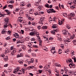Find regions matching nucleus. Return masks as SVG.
Listing matches in <instances>:
<instances>
[{"label": "nucleus", "mask_w": 76, "mask_h": 76, "mask_svg": "<svg viewBox=\"0 0 76 76\" xmlns=\"http://www.w3.org/2000/svg\"><path fill=\"white\" fill-rule=\"evenodd\" d=\"M19 35H17V36H15V38H19Z\"/></svg>", "instance_id": "e2e57ef3"}, {"label": "nucleus", "mask_w": 76, "mask_h": 76, "mask_svg": "<svg viewBox=\"0 0 76 76\" xmlns=\"http://www.w3.org/2000/svg\"><path fill=\"white\" fill-rule=\"evenodd\" d=\"M53 31L55 32H58V31H59L58 29V28H55V29H53Z\"/></svg>", "instance_id": "5701e85b"}, {"label": "nucleus", "mask_w": 76, "mask_h": 76, "mask_svg": "<svg viewBox=\"0 0 76 76\" xmlns=\"http://www.w3.org/2000/svg\"><path fill=\"white\" fill-rule=\"evenodd\" d=\"M59 7L61 9V6L62 7V9H63V8H64V5H63V4H62V5H61L60 4H59Z\"/></svg>", "instance_id": "aec40b11"}, {"label": "nucleus", "mask_w": 76, "mask_h": 76, "mask_svg": "<svg viewBox=\"0 0 76 76\" xmlns=\"http://www.w3.org/2000/svg\"><path fill=\"white\" fill-rule=\"evenodd\" d=\"M69 72V73H70V74H73V75L74 74H75V73H74V72H73V71H70Z\"/></svg>", "instance_id": "7c9ffc66"}, {"label": "nucleus", "mask_w": 76, "mask_h": 76, "mask_svg": "<svg viewBox=\"0 0 76 76\" xmlns=\"http://www.w3.org/2000/svg\"><path fill=\"white\" fill-rule=\"evenodd\" d=\"M73 60H74V62H76V60L75 58H73Z\"/></svg>", "instance_id": "338daca9"}, {"label": "nucleus", "mask_w": 76, "mask_h": 76, "mask_svg": "<svg viewBox=\"0 0 76 76\" xmlns=\"http://www.w3.org/2000/svg\"><path fill=\"white\" fill-rule=\"evenodd\" d=\"M26 6L27 7H31V5L29 4H27Z\"/></svg>", "instance_id": "c85d7f7f"}, {"label": "nucleus", "mask_w": 76, "mask_h": 76, "mask_svg": "<svg viewBox=\"0 0 76 76\" xmlns=\"http://www.w3.org/2000/svg\"><path fill=\"white\" fill-rule=\"evenodd\" d=\"M12 70V69H8V72H11Z\"/></svg>", "instance_id": "a18cd8bd"}, {"label": "nucleus", "mask_w": 76, "mask_h": 76, "mask_svg": "<svg viewBox=\"0 0 76 76\" xmlns=\"http://www.w3.org/2000/svg\"><path fill=\"white\" fill-rule=\"evenodd\" d=\"M34 9H29V11L30 12L29 13L30 14H31V15H32V14L33 13H34Z\"/></svg>", "instance_id": "6e6552de"}, {"label": "nucleus", "mask_w": 76, "mask_h": 76, "mask_svg": "<svg viewBox=\"0 0 76 76\" xmlns=\"http://www.w3.org/2000/svg\"><path fill=\"white\" fill-rule=\"evenodd\" d=\"M55 50V47H54L52 48L50 50Z\"/></svg>", "instance_id": "0e129e2a"}, {"label": "nucleus", "mask_w": 76, "mask_h": 76, "mask_svg": "<svg viewBox=\"0 0 76 76\" xmlns=\"http://www.w3.org/2000/svg\"><path fill=\"white\" fill-rule=\"evenodd\" d=\"M50 51L52 53H53V54H54V53H56V51L54 50H50Z\"/></svg>", "instance_id": "473e14b6"}, {"label": "nucleus", "mask_w": 76, "mask_h": 76, "mask_svg": "<svg viewBox=\"0 0 76 76\" xmlns=\"http://www.w3.org/2000/svg\"><path fill=\"white\" fill-rule=\"evenodd\" d=\"M8 7H9L10 8H12V7H13V6H12V5H9L8 6Z\"/></svg>", "instance_id": "864d4df0"}, {"label": "nucleus", "mask_w": 76, "mask_h": 76, "mask_svg": "<svg viewBox=\"0 0 76 76\" xmlns=\"http://www.w3.org/2000/svg\"><path fill=\"white\" fill-rule=\"evenodd\" d=\"M17 57H22V56L19 54H18L17 55Z\"/></svg>", "instance_id": "69168bd1"}, {"label": "nucleus", "mask_w": 76, "mask_h": 76, "mask_svg": "<svg viewBox=\"0 0 76 76\" xmlns=\"http://www.w3.org/2000/svg\"><path fill=\"white\" fill-rule=\"evenodd\" d=\"M63 73H64V70L61 69V74H62V75H63Z\"/></svg>", "instance_id": "de8ad7c7"}, {"label": "nucleus", "mask_w": 76, "mask_h": 76, "mask_svg": "<svg viewBox=\"0 0 76 76\" xmlns=\"http://www.w3.org/2000/svg\"><path fill=\"white\" fill-rule=\"evenodd\" d=\"M7 8V5H5L4 7H3V9H6Z\"/></svg>", "instance_id": "052dcab7"}, {"label": "nucleus", "mask_w": 76, "mask_h": 76, "mask_svg": "<svg viewBox=\"0 0 76 76\" xmlns=\"http://www.w3.org/2000/svg\"><path fill=\"white\" fill-rule=\"evenodd\" d=\"M12 52L14 53H16V49H15Z\"/></svg>", "instance_id": "49530a36"}, {"label": "nucleus", "mask_w": 76, "mask_h": 76, "mask_svg": "<svg viewBox=\"0 0 76 76\" xmlns=\"http://www.w3.org/2000/svg\"><path fill=\"white\" fill-rule=\"evenodd\" d=\"M66 28H68V29H70L71 28V27L69 25H66Z\"/></svg>", "instance_id": "a878e982"}, {"label": "nucleus", "mask_w": 76, "mask_h": 76, "mask_svg": "<svg viewBox=\"0 0 76 76\" xmlns=\"http://www.w3.org/2000/svg\"><path fill=\"white\" fill-rule=\"evenodd\" d=\"M9 2L10 3H11L12 4H13V3H14V1H11Z\"/></svg>", "instance_id": "5fc2aeb1"}, {"label": "nucleus", "mask_w": 76, "mask_h": 76, "mask_svg": "<svg viewBox=\"0 0 76 76\" xmlns=\"http://www.w3.org/2000/svg\"><path fill=\"white\" fill-rule=\"evenodd\" d=\"M51 11V13H56V11L54 10V9H52V10Z\"/></svg>", "instance_id": "ea45409f"}, {"label": "nucleus", "mask_w": 76, "mask_h": 76, "mask_svg": "<svg viewBox=\"0 0 76 76\" xmlns=\"http://www.w3.org/2000/svg\"><path fill=\"white\" fill-rule=\"evenodd\" d=\"M10 39V37H8L6 38L5 39H6V40H9V39Z\"/></svg>", "instance_id": "09e8293b"}, {"label": "nucleus", "mask_w": 76, "mask_h": 76, "mask_svg": "<svg viewBox=\"0 0 76 76\" xmlns=\"http://www.w3.org/2000/svg\"><path fill=\"white\" fill-rule=\"evenodd\" d=\"M29 67H30V69H35V66H29Z\"/></svg>", "instance_id": "58836bf2"}, {"label": "nucleus", "mask_w": 76, "mask_h": 76, "mask_svg": "<svg viewBox=\"0 0 76 76\" xmlns=\"http://www.w3.org/2000/svg\"><path fill=\"white\" fill-rule=\"evenodd\" d=\"M68 61L69 63H73V61H72V60L71 59H70L68 60Z\"/></svg>", "instance_id": "79ce46f5"}, {"label": "nucleus", "mask_w": 76, "mask_h": 76, "mask_svg": "<svg viewBox=\"0 0 76 76\" xmlns=\"http://www.w3.org/2000/svg\"><path fill=\"white\" fill-rule=\"evenodd\" d=\"M58 23H59V25H62V21H61L60 20H59L58 21Z\"/></svg>", "instance_id": "4c0bfd02"}, {"label": "nucleus", "mask_w": 76, "mask_h": 76, "mask_svg": "<svg viewBox=\"0 0 76 76\" xmlns=\"http://www.w3.org/2000/svg\"><path fill=\"white\" fill-rule=\"evenodd\" d=\"M47 12L48 13H51V11H49V10H47Z\"/></svg>", "instance_id": "680f3d73"}, {"label": "nucleus", "mask_w": 76, "mask_h": 76, "mask_svg": "<svg viewBox=\"0 0 76 76\" xmlns=\"http://www.w3.org/2000/svg\"><path fill=\"white\" fill-rule=\"evenodd\" d=\"M56 66H57V67H61L60 64H59L58 63H56L55 64Z\"/></svg>", "instance_id": "a211bd4d"}, {"label": "nucleus", "mask_w": 76, "mask_h": 76, "mask_svg": "<svg viewBox=\"0 0 76 76\" xmlns=\"http://www.w3.org/2000/svg\"><path fill=\"white\" fill-rule=\"evenodd\" d=\"M64 41H65V42L66 43V44H67V43H69V42H71V40H70V39H68L67 40H66L65 39H64Z\"/></svg>", "instance_id": "0eeeda50"}, {"label": "nucleus", "mask_w": 76, "mask_h": 76, "mask_svg": "<svg viewBox=\"0 0 76 76\" xmlns=\"http://www.w3.org/2000/svg\"><path fill=\"white\" fill-rule=\"evenodd\" d=\"M75 38V35H72L71 36V37L70 38L71 39H73Z\"/></svg>", "instance_id": "3c124183"}, {"label": "nucleus", "mask_w": 76, "mask_h": 76, "mask_svg": "<svg viewBox=\"0 0 76 76\" xmlns=\"http://www.w3.org/2000/svg\"><path fill=\"white\" fill-rule=\"evenodd\" d=\"M60 47H61V48H62L63 49H64V45L63 44H61L60 45Z\"/></svg>", "instance_id": "c9c22d12"}, {"label": "nucleus", "mask_w": 76, "mask_h": 76, "mask_svg": "<svg viewBox=\"0 0 76 76\" xmlns=\"http://www.w3.org/2000/svg\"><path fill=\"white\" fill-rule=\"evenodd\" d=\"M62 34L64 35H67V34H68V35H70V34L68 33V31H66V30H63Z\"/></svg>", "instance_id": "20e7f679"}, {"label": "nucleus", "mask_w": 76, "mask_h": 76, "mask_svg": "<svg viewBox=\"0 0 76 76\" xmlns=\"http://www.w3.org/2000/svg\"><path fill=\"white\" fill-rule=\"evenodd\" d=\"M22 48L23 49V50H25L26 49V47L25 46H23L22 47Z\"/></svg>", "instance_id": "e433bc0d"}, {"label": "nucleus", "mask_w": 76, "mask_h": 76, "mask_svg": "<svg viewBox=\"0 0 76 76\" xmlns=\"http://www.w3.org/2000/svg\"><path fill=\"white\" fill-rule=\"evenodd\" d=\"M20 67H17L16 69H15V70L13 72L14 73H16L17 72H21V70H19Z\"/></svg>", "instance_id": "39448f33"}, {"label": "nucleus", "mask_w": 76, "mask_h": 76, "mask_svg": "<svg viewBox=\"0 0 76 76\" xmlns=\"http://www.w3.org/2000/svg\"><path fill=\"white\" fill-rule=\"evenodd\" d=\"M70 16H72V17H74V16H75V14L74 12L70 13Z\"/></svg>", "instance_id": "f8f14e48"}, {"label": "nucleus", "mask_w": 76, "mask_h": 76, "mask_svg": "<svg viewBox=\"0 0 76 76\" xmlns=\"http://www.w3.org/2000/svg\"><path fill=\"white\" fill-rule=\"evenodd\" d=\"M42 71L41 70H38V72H39V73H42Z\"/></svg>", "instance_id": "bf43d9fd"}, {"label": "nucleus", "mask_w": 76, "mask_h": 76, "mask_svg": "<svg viewBox=\"0 0 76 76\" xmlns=\"http://www.w3.org/2000/svg\"><path fill=\"white\" fill-rule=\"evenodd\" d=\"M4 60L5 61H7L8 60V56H5L4 58Z\"/></svg>", "instance_id": "2eb2a0df"}, {"label": "nucleus", "mask_w": 76, "mask_h": 76, "mask_svg": "<svg viewBox=\"0 0 76 76\" xmlns=\"http://www.w3.org/2000/svg\"><path fill=\"white\" fill-rule=\"evenodd\" d=\"M14 54L15 53L12 51L11 53L10 54V55L11 56H14Z\"/></svg>", "instance_id": "8fccbe9b"}, {"label": "nucleus", "mask_w": 76, "mask_h": 76, "mask_svg": "<svg viewBox=\"0 0 76 76\" xmlns=\"http://www.w3.org/2000/svg\"><path fill=\"white\" fill-rule=\"evenodd\" d=\"M18 20L20 22H21L22 21H23V20H22V17H19L18 18Z\"/></svg>", "instance_id": "6ab92c4d"}, {"label": "nucleus", "mask_w": 76, "mask_h": 76, "mask_svg": "<svg viewBox=\"0 0 76 76\" xmlns=\"http://www.w3.org/2000/svg\"><path fill=\"white\" fill-rule=\"evenodd\" d=\"M9 18L7 17L5 19V23L4 24V28H7L8 26V22H9Z\"/></svg>", "instance_id": "7ed1b4c3"}, {"label": "nucleus", "mask_w": 76, "mask_h": 76, "mask_svg": "<svg viewBox=\"0 0 76 76\" xmlns=\"http://www.w3.org/2000/svg\"><path fill=\"white\" fill-rule=\"evenodd\" d=\"M45 6L47 7L48 8H50V7H49V4H45Z\"/></svg>", "instance_id": "2f4dec72"}, {"label": "nucleus", "mask_w": 76, "mask_h": 76, "mask_svg": "<svg viewBox=\"0 0 76 76\" xmlns=\"http://www.w3.org/2000/svg\"><path fill=\"white\" fill-rule=\"evenodd\" d=\"M58 35H60V34H57L56 36L58 37V40L60 41H62V40L61 38Z\"/></svg>", "instance_id": "1a4fd4ad"}, {"label": "nucleus", "mask_w": 76, "mask_h": 76, "mask_svg": "<svg viewBox=\"0 0 76 76\" xmlns=\"http://www.w3.org/2000/svg\"><path fill=\"white\" fill-rule=\"evenodd\" d=\"M33 47L34 48H39L38 46L36 45H33Z\"/></svg>", "instance_id": "b1692460"}, {"label": "nucleus", "mask_w": 76, "mask_h": 76, "mask_svg": "<svg viewBox=\"0 0 76 76\" xmlns=\"http://www.w3.org/2000/svg\"><path fill=\"white\" fill-rule=\"evenodd\" d=\"M21 6H25V3L23 2H21Z\"/></svg>", "instance_id": "f704fd0d"}, {"label": "nucleus", "mask_w": 76, "mask_h": 76, "mask_svg": "<svg viewBox=\"0 0 76 76\" xmlns=\"http://www.w3.org/2000/svg\"><path fill=\"white\" fill-rule=\"evenodd\" d=\"M7 32V31H6L5 30H3L1 31V34H5Z\"/></svg>", "instance_id": "dca6fc26"}, {"label": "nucleus", "mask_w": 76, "mask_h": 76, "mask_svg": "<svg viewBox=\"0 0 76 76\" xmlns=\"http://www.w3.org/2000/svg\"><path fill=\"white\" fill-rule=\"evenodd\" d=\"M27 69L26 68L25 69L22 68L21 69V71L23 73V74H24V73H25V71H26V70Z\"/></svg>", "instance_id": "9d476101"}, {"label": "nucleus", "mask_w": 76, "mask_h": 76, "mask_svg": "<svg viewBox=\"0 0 76 76\" xmlns=\"http://www.w3.org/2000/svg\"><path fill=\"white\" fill-rule=\"evenodd\" d=\"M39 45L40 46V47H41V45H42V41L41 40V39H39Z\"/></svg>", "instance_id": "ddd939ff"}, {"label": "nucleus", "mask_w": 76, "mask_h": 76, "mask_svg": "<svg viewBox=\"0 0 76 76\" xmlns=\"http://www.w3.org/2000/svg\"><path fill=\"white\" fill-rule=\"evenodd\" d=\"M20 43H21V42L19 40L16 42V44H20Z\"/></svg>", "instance_id": "6e6d98bb"}, {"label": "nucleus", "mask_w": 76, "mask_h": 76, "mask_svg": "<svg viewBox=\"0 0 76 76\" xmlns=\"http://www.w3.org/2000/svg\"><path fill=\"white\" fill-rule=\"evenodd\" d=\"M31 31H33V32H31L29 33L30 35L32 36H35V35H37L36 36H38L39 33L37 32V31L34 29H29Z\"/></svg>", "instance_id": "f257e3e1"}, {"label": "nucleus", "mask_w": 76, "mask_h": 76, "mask_svg": "<svg viewBox=\"0 0 76 76\" xmlns=\"http://www.w3.org/2000/svg\"><path fill=\"white\" fill-rule=\"evenodd\" d=\"M37 28L39 30L40 29V28H41V26H37Z\"/></svg>", "instance_id": "774afa93"}, {"label": "nucleus", "mask_w": 76, "mask_h": 76, "mask_svg": "<svg viewBox=\"0 0 76 76\" xmlns=\"http://www.w3.org/2000/svg\"><path fill=\"white\" fill-rule=\"evenodd\" d=\"M5 53H9V50H8V49H7V48H6L5 49Z\"/></svg>", "instance_id": "bb28decb"}, {"label": "nucleus", "mask_w": 76, "mask_h": 76, "mask_svg": "<svg viewBox=\"0 0 76 76\" xmlns=\"http://www.w3.org/2000/svg\"><path fill=\"white\" fill-rule=\"evenodd\" d=\"M52 28H57V24L54 25L53 26H52Z\"/></svg>", "instance_id": "cd10ccee"}, {"label": "nucleus", "mask_w": 76, "mask_h": 76, "mask_svg": "<svg viewBox=\"0 0 76 76\" xmlns=\"http://www.w3.org/2000/svg\"><path fill=\"white\" fill-rule=\"evenodd\" d=\"M55 31H53V30H52L51 31V32L52 33V34H53V35H55L56 34V33H55Z\"/></svg>", "instance_id": "c756f323"}, {"label": "nucleus", "mask_w": 76, "mask_h": 76, "mask_svg": "<svg viewBox=\"0 0 76 76\" xmlns=\"http://www.w3.org/2000/svg\"><path fill=\"white\" fill-rule=\"evenodd\" d=\"M30 14H29L28 13H27L26 14V16L28 18V19H29V18L30 17V15H29Z\"/></svg>", "instance_id": "4468645a"}, {"label": "nucleus", "mask_w": 76, "mask_h": 76, "mask_svg": "<svg viewBox=\"0 0 76 76\" xmlns=\"http://www.w3.org/2000/svg\"><path fill=\"white\" fill-rule=\"evenodd\" d=\"M18 62L20 64H23V62L22 61V60H20L19 61H18Z\"/></svg>", "instance_id": "c03bdc74"}, {"label": "nucleus", "mask_w": 76, "mask_h": 76, "mask_svg": "<svg viewBox=\"0 0 76 76\" xmlns=\"http://www.w3.org/2000/svg\"><path fill=\"white\" fill-rule=\"evenodd\" d=\"M18 72H19L18 73V75H22V73L23 74V72L21 70V71H18Z\"/></svg>", "instance_id": "72a5a7b5"}, {"label": "nucleus", "mask_w": 76, "mask_h": 76, "mask_svg": "<svg viewBox=\"0 0 76 76\" xmlns=\"http://www.w3.org/2000/svg\"><path fill=\"white\" fill-rule=\"evenodd\" d=\"M34 62V58H31V61H30L29 63H33Z\"/></svg>", "instance_id": "393cba45"}, {"label": "nucleus", "mask_w": 76, "mask_h": 76, "mask_svg": "<svg viewBox=\"0 0 76 76\" xmlns=\"http://www.w3.org/2000/svg\"><path fill=\"white\" fill-rule=\"evenodd\" d=\"M14 48V46H12L10 48V50H13V49Z\"/></svg>", "instance_id": "4d7b16f0"}, {"label": "nucleus", "mask_w": 76, "mask_h": 76, "mask_svg": "<svg viewBox=\"0 0 76 76\" xmlns=\"http://www.w3.org/2000/svg\"><path fill=\"white\" fill-rule=\"evenodd\" d=\"M74 51L72 50V51H71V55H72V56H73V55H74Z\"/></svg>", "instance_id": "37998d69"}, {"label": "nucleus", "mask_w": 76, "mask_h": 76, "mask_svg": "<svg viewBox=\"0 0 76 76\" xmlns=\"http://www.w3.org/2000/svg\"><path fill=\"white\" fill-rule=\"evenodd\" d=\"M4 11H5V12H6L7 13H8L7 14V15H9L10 14V12H9V10H5Z\"/></svg>", "instance_id": "f3484780"}, {"label": "nucleus", "mask_w": 76, "mask_h": 76, "mask_svg": "<svg viewBox=\"0 0 76 76\" xmlns=\"http://www.w3.org/2000/svg\"><path fill=\"white\" fill-rule=\"evenodd\" d=\"M71 67H72V68H75V65L73 64H72Z\"/></svg>", "instance_id": "a19ab883"}, {"label": "nucleus", "mask_w": 76, "mask_h": 76, "mask_svg": "<svg viewBox=\"0 0 76 76\" xmlns=\"http://www.w3.org/2000/svg\"><path fill=\"white\" fill-rule=\"evenodd\" d=\"M45 17H42L40 18V22H43L44 20Z\"/></svg>", "instance_id": "9b49d317"}, {"label": "nucleus", "mask_w": 76, "mask_h": 76, "mask_svg": "<svg viewBox=\"0 0 76 76\" xmlns=\"http://www.w3.org/2000/svg\"><path fill=\"white\" fill-rule=\"evenodd\" d=\"M28 19H29V20H30L31 21L34 20V18L32 17H30Z\"/></svg>", "instance_id": "4be33fe9"}, {"label": "nucleus", "mask_w": 76, "mask_h": 76, "mask_svg": "<svg viewBox=\"0 0 76 76\" xmlns=\"http://www.w3.org/2000/svg\"><path fill=\"white\" fill-rule=\"evenodd\" d=\"M51 17H50L49 18V21H54V22H55L57 19H56V18L54 17L52 19V20H51Z\"/></svg>", "instance_id": "423d86ee"}, {"label": "nucleus", "mask_w": 76, "mask_h": 76, "mask_svg": "<svg viewBox=\"0 0 76 76\" xmlns=\"http://www.w3.org/2000/svg\"><path fill=\"white\" fill-rule=\"evenodd\" d=\"M74 45H76V40L73 41Z\"/></svg>", "instance_id": "603ef678"}, {"label": "nucleus", "mask_w": 76, "mask_h": 76, "mask_svg": "<svg viewBox=\"0 0 76 76\" xmlns=\"http://www.w3.org/2000/svg\"><path fill=\"white\" fill-rule=\"evenodd\" d=\"M62 15L64 17H66V18L67 16V13H63Z\"/></svg>", "instance_id": "412c9836"}, {"label": "nucleus", "mask_w": 76, "mask_h": 76, "mask_svg": "<svg viewBox=\"0 0 76 76\" xmlns=\"http://www.w3.org/2000/svg\"><path fill=\"white\" fill-rule=\"evenodd\" d=\"M21 32L22 34H24V30H21Z\"/></svg>", "instance_id": "13d9d810"}, {"label": "nucleus", "mask_w": 76, "mask_h": 76, "mask_svg": "<svg viewBox=\"0 0 76 76\" xmlns=\"http://www.w3.org/2000/svg\"><path fill=\"white\" fill-rule=\"evenodd\" d=\"M41 2V0H36L35 2V5L37 6V9L40 10L41 9V6H39L40 5V2Z\"/></svg>", "instance_id": "f03ea898"}]
</instances>
